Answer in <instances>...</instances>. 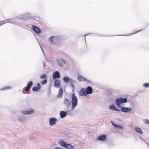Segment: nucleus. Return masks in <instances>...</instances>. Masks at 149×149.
I'll use <instances>...</instances> for the list:
<instances>
[{"label":"nucleus","instance_id":"obj_23","mask_svg":"<svg viewBox=\"0 0 149 149\" xmlns=\"http://www.w3.org/2000/svg\"><path fill=\"white\" fill-rule=\"evenodd\" d=\"M64 103L66 105H68L70 104V101L67 99H65L64 100Z\"/></svg>","mask_w":149,"mask_h":149},{"label":"nucleus","instance_id":"obj_5","mask_svg":"<svg viewBox=\"0 0 149 149\" xmlns=\"http://www.w3.org/2000/svg\"><path fill=\"white\" fill-rule=\"evenodd\" d=\"M52 77L54 80L59 78L60 77L59 72L58 71L54 72L52 74Z\"/></svg>","mask_w":149,"mask_h":149},{"label":"nucleus","instance_id":"obj_15","mask_svg":"<svg viewBox=\"0 0 149 149\" xmlns=\"http://www.w3.org/2000/svg\"><path fill=\"white\" fill-rule=\"evenodd\" d=\"M61 85V83L59 80L56 79L55 81L54 86L56 87H59Z\"/></svg>","mask_w":149,"mask_h":149},{"label":"nucleus","instance_id":"obj_14","mask_svg":"<svg viewBox=\"0 0 149 149\" xmlns=\"http://www.w3.org/2000/svg\"><path fill=\"white\" fill-rule=\"evenodd\" d=\"M41 88V85L40 83H39L37 84V87H34L32 88V90L34 91H36L38 90Z\"/></svg>","mask_w":149,"mask_h":149},{"label":"nucleus","instance_id":"obj_25","mask_svg":"<svg viewBox=\"0 0 149 149\" xmlns=\"http://www.w3.org/2000/svg\"><path fill=\"white\" fill-rule=\"evenodd\" d=\"M47 77L46 75L44 74L40 76V78L41 79H45Z\"/></svg>","mask_w":149,"mask_h":149},{"label":"nucleus","instance_id":"obj_7","mask_svg":"<svg viewBox=\"0 0 149 149\" xmlns=\"http://www.w3.org/2000/svg\"><path fill=\"white\" fill-rule=\"evenodd\" d=\"M32 29L35 32L38 33H40L41 32V30L37 26H36L32 25Z\"/></svg>","mask_w":149,"mask_h":149},{"label":"nucleus","instance_id":"obj_17","mask_svg":"<svg viewBox=\"0 0 149 149\" xmlns=\"http://www.w3.org/2000/svg\"><path fill=\"white\" fill-rule=\"evenodd\" d=\"M111 123L113 125L114 127H115V128H117L118 129H123V127L122 126H121L118 125H117L115 124L113 122V121H111Z\"/></svg>","mask_w":149,"mask_h":149},{"label":"nucleus","instance_id":"obj_31","mask_svg":"<svg viewBox=\"0 0 149 149\" xmlns=\"http://www.w3.org/2000/svg\"><path fill=\"white\" fill-rule=\"evenodd\" d=\"M145 122L146 124H149V120H146Z\"/></svg>","mask_w":149,"mask_h":149},{"label":"nucleus","instance_id":"obj_33","mask_svg":"<svg viewBox=\"0 0 149 149\" xmlns=\"http://www.w3.org/2000/svg\"><path fill=\"white\" fill-rule=\"evenodd\" d=\"M54 149H64L63 148H55Z\"/></svg>","mask_w":149,"mask_h":149},{"label":"nucleus","instance_id":"obj_20","mask_svg":"<svg viewBox=\"0 0 149 149\" xmlns=\"http://www.w3.org/2000/svg\"><path fill=\"white\" fill-rule=\"evenodd\" d=\"M109 108L111 109L114 111H120V110L118 109H117L116 108L115 106L112 105H111L109 107Z\"/></svg>","mask_w":149,"mask_h":149},{"label":"nucleus","instance_id":"obj_9","mask_svg":"<svg viewBox=\"0 0 149 149\" xmlns=\"http://www.w3.org/2000/svg\"><path fill=\"white\" fill-rule=\"evenodd\" d=\"M32 82L31 81H29L28 83L27 86L25 88V91L26 92H27L29 91V90L31 86H32Z\"/></svg>","mask_w":149,"mask_h":149},{"label":"nucleus","instance_id":"obj_6","mask_svg":"<svg viewBox=\"0 0 149 149\" xmlns=\"http://www.w3.org/2000/svg\"><path fill=\"white\" fill-rule=\"evenodd\" d=\"M79 94L80 95L82 96H86L87 95L86 90L84 88H82L80 90Z\"/></svg>","mask_w":149,"mask_h":149},{"label":"nucleus","instance_id":"obj_3","mask_svg":"<svg viewBox=\"0 0 149 149\" xmlns=\"http://www.w3.org/2000/svg\"><path fill=\"white\" fill-rule=\"evenodd\" d=\"M127 102V100L126 98L123 99L122 97H120L117 99L116 100V104L119 107L120 106V104L122 103H126Z\"/></svg>","mask_w":149,"mask_h":149},{"label":"nucleus","instance_id":"obj_28","mask_svg":"<svg viewBox=\"0 0 149 149\" xmlns=\"http://www.w3.org/2000/svg\"><path fill=\"white\" fill-rule=\"evenodd\" d=\"M143 86L145 87H147L149 86V84L148 83H145Z\"/></svg>","mask_w":149,"mask_h":149},{"label":"nucleus","instance_id":"obj_24","mask_svg":"<svg viewBox=\"0 0 149 149\" xmlns=\"http://www.w3.org/2000/svg\"><path fill=\"white\" fill-rule=\"evenodd\" d=\"M70 82L71 83V85L72 86V87L74 88V84L73 81L72 79H70Z\"/></svg>","mask_w":149,"mask_h":149},{"label":"nucleus","instance_id":"obj_32","mask_svg":"<svg viewBox=\"0 0 149 149\" xmlns=\"http://www.w3.org/2000/svg\"><path fill=\"white\" fill-rule=\"evenodd\" d=\"M0 22V26L1 25H2L3 24H4V23H3L2 22Z\"/></svg>","mask_w":149,"mask_h":149},{"label":"nucleus","instance_id":"obj_11","mask_svg":"<svg viewBox=\"0 0 149 149\" xmlns=\"http://www.w3.org/2000/svg\"><path fill=\"white\" fill-rule=\"evenodd\" d=\"M86 90L87 94H91L92 93V88L89 86L88 87Z\"/></svg>","mask_w":149,"mask_h":149},{"label":"nucleus","instance_id":"obj_30","mask_svg":"<svg viewBox=\"0 0 149 149\" xmlns=\"http://www.w3.org/2000/svg\"><path fill=\"white\" fill-rule=\"evenodd\" d=\"M142 31V30H138V31H136V32H135L134 33H133V34H130L131 35H132L133 34H135V33H139V32L141 31Z\"/></svg>","mask_w":149,"mask_h":149},{"label":"nucleus","instance_id":"obj_12","mask_svg":"<svg viewBox=\"0 0 149 149\" xmlns=\"http://www.w3.org/2000/svg\"><path fill=\"white\" fill-rule=\"evenodd\" d=\"M34 112V111L32 109H31L28 111H24L22 113L24 115H27L32 113Z\"/></svg>","mask_w":149,"mask_h":149},{"label":"nucleus","instance_id":"obj_16","mask_svg":"<svg viewBox=\"0 0 149 149\" xmlns=\"http://www.w3.org/2000/svg\"><path fill=\"white\" fill-rule=\"evenodd\" d=\"M63 95V90L62 88H60L59 90V93L57 95L58 98H61Z\"/></svg>","mask_w":149,"mask_h":149},{"label":"nucleus","instance_id":"obj_2","mask_svg":"<svg viewBox=\"0 0 149 149\" xmlns=\"http://www.w3.org/2000/svg\"><path fill=\"white\" fill-rule=\"evenodd\" d=\"M72 108L74 109L77 106V99L74 93H73L72 95Z\"/></svg>","mask_w":149,"mask_h":149},{"label":"nucleus","instance_id":"obj_29","mask_svg":"<svg viewBox=\"0 0 149 149\" xmlns=\"http://www.w3.org/2000/svg\"><path fill=\"white\" fill-rule=\"evenodd\" d=\"M11 88V87L10 86H7L4 87L3 89H8Z\"/></svg>","mask_w":149,"mask_h":149},{"label":"nucleus","instance_id":"obj_18","mask_svg":"<svg viewBox=\"0 0 149 149\" xmlns=\"http://www.w3.org/2000/svg\"><path fill=\"white\" fill-rule=\"evenodd\" d=\"M58 63L59 65L61 66H62L65 63V61L62 59H60L58 60Z\"/></svg>","mask_w":149,"mask_h":149},{"label":"nucleus","instance_id":"obj_13","mask_svg":"<svg viewBox=\"0 0 149 149\" xmlns=\"http://www.w3.org/2000/svg\"><path fill=\"white\" fill-rule=\"evenodd\" d=\"M67 114V113L66 112L63 111H61L60 113V116L61 118L65 117Z\"/></svg>","mask_w":149,"mask_h":149},{"label":"nucleus","instance_id":"obj_21","mask_svg":"<svg viewBox=\"0 0 149 149\" xmlns=\"http://www.w3.org/2000/svg\"><path fill=\"white\" fill-rule=\"evenodd\" d=\"M78 80L80 81H85L86 80V79L85 78H84L81 76H79L78 77Z\"/></svg>","mask_w":149,"mask_h":149},{"label":"nucleus","instance_id":"obj_8","mask_svg":"<svg viewBox=\"0 0 149 149\" xmlns=\"http://www.w3.org/2000/svg\"><path fill=\"white\" fill-rule=\"evenodd\" d=\"M57 121L56 119L54 118H51L49 119V123L50 125H54L56 121Z\"/></svg>","mask_w":149,"mask_h":149},{"label":"nucleus","instance_id":"obj_22","mask_svg":"<svg viewBox=\"0 0 149 149\" xmlns=\"http://www.w3.org/2000/svg\"><path fill=\"white\" fill-rule=\"evenodd\" d=\"M63 80L64 81L65 83H68L70 82V79L68 77H64L63 78Z\"/></svg>","mask_w":149,"mask_h":149},{"label":"nucleus","instance_id":"obj_27","mask_svg":"<svg viewBox=\"0 0 149 149\" xmlns=\"http://www.w3.org/2000/svg\"><path fill=\"white\" fill-rule=\"evenodd\" d=\"M53 36L51 37L49 39V41L51 42L52 43H53Z\"/></svg>","mask_w":149,"mask_h":149},{"label":"nucleus","instance_id":"obj_19","mask_svg":"<svg viewBox=\"0 0 149 149\" xmlns=\"http://www.w3.org/2000/svg\"><path fill=\"white\" fill-rule=\"evenodd\" d=\"M134 130L140 134H141L142 133V132L141 129L138 127H135L134 128Z\"/></svg>","mask_w":149,"mask_h":149},{"label":"nucleus","instance_id":"obj_1","mask_svg":"<svg viewBox=\"0 0 149 149\" xmlns=\"http://www.w3.org/2000/svg\"><path fill=\"white\" fill-rule=\"evenodd\" d=\"M58 143L61 146L68 149H74V148L73 146L70 144H68L66 143L63 142L62 140L59 141Z\"/></svg>","mask_w":149,"mask_h":149},{"label":"nucleus","instance_id":"obj_10","mask_svg":"<svg viewBox=\"0 0 149 149\" xmlns=\"http://www.w3.org/2000/svg\"><path fill=\"white\" fill-rule=\"evenodd\" d=\"M121 111L123 112H127L131 111V109L129 108L122 107L121 109Z\"/></svg>","mask_w":149,"mask_h":149},{"label":"nucleus","instance_id":"obj_4","mask_svg":"<svg viewBox=\"0 0 149 149\" xmlns=\"http://www.w3.org/2000/svg\"><path fill=\"white\" fill-rule=\"evenodd\" d=\"M107 138L105 134H101L97 137L96 139L97 140L102 141H105Z\"/></svg>","mask_w":149,"mask_h":149},{"label":"nucleus","instance_id":"obj_26","mask_svg":"<svg viewBox=\"0 0 149 149\" xmlns=\"http://www.w3.org/2000/svg\"><path fill=\"white\" fill-rule=\"evenodd\" d=\"M47 80L46 79H45L44 80L42 81L41 82V84H45L47 83Z\"/></svg>","mask_w":149,"mask_h":149}]
</instances>
